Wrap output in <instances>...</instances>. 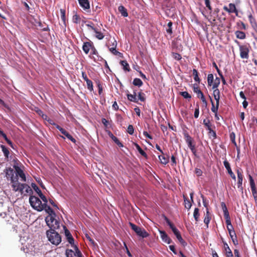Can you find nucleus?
<instances>
[{"mask_svg":"<svg viewBox=\"0 0 257 257\" xmlns=\"http://www.w3.org/2000/svg\"><path fill=\"white\" fill-rule=\"evenodd\" d=\"M19 192L22 194L24 193V194L26 195L27 194H31L33 191L28 185L23 183L21 185V188Z\"/></svg>","mask_w":257,"mask_h":257,"instance_id":"13","label":"nucleus"},{"mask_svg":"<svg viewBox=\"0 0 257 257\" xmlns=\"http://www.w3.org/2000/svg\"><path fill=\"white\" fill-rule=\"evenodd\" d=\"M97 86L98 88V94L100 95L102 92V86L99 81L97 82Z\"/></svg>","mask_w":257,"mask_h":257,"instance_id":"63","label":"nucleus"},{"mask_svg":"<svg viewBox=\"0 0 257 257\" xmlns=\"http://www.w3.org/2000/svg\"><path fill=\"white\" fill-rule=\"evenodd\" d=\"M18 180L19 179L17 176H15V178L11 180L12 187L13 188V190L15 192L20 191L21 188V185L22 183H19Z\"/></svg>","mask_w":257,"mask_h":257,"instance_id":"11","label":"nucleus"},{"mask_svg":"<svg viewBox=\"0 0 257 257\" xmlns=\"http://www.w3.org/2000/svg\"><path fill=\"white\" fill-rule=\"evenodd\" d=\"M86 27H87L88 30L90 32H93L95 29V27L93 23L91 22H89L88 23L85 24Z\"/></svg>","mask_w":257,"mask_h":257,"instance_id":"42","label":"nucleus"},{"mask_svg":"<svg viewBox=\"0 0 257 257\" xmlns=\"http://www.w3.org/2000/svg\"><path fill=\"white\" fill-rule=\"evenodd\" d=\"M116 144H117V145L119 147H123V144L120 142V141H119V140L115 136H113V137H112V139H111Z\"/></svg>","mask_w":257,"mask_h":257,"instance_id":"51","label":"nucleus"},{"mask_svg":"<svg viewBox=\"0 0 257 257\" xmlns=\"http://www.w3.org/2000/svg\"><path fill=\"white\" fill-rule=\"evenodd\" d=\"M47 225L52 229H58L59 228V222L52 215H48L45 218Z\"/></svg>","mask_w":257,"mask_h":257,"instance_id":"4","label":"nucleus"},{"mask_svg":"<svg viewBox=\"0 0 257 257\" xmlns=\"http://www.w3.org/2000/svg\"><path fill=\"white\" fill-rule=\"evenodd\" d=\"M220 82V79L218 77H216L215 81L212 84V89H216L217 88L218 85H219Z\"/></svg>","mask_w":257,"mask_h":257,"instance_id":"50","label":"nucleus"},{"mask_svg":"<svg viewBox=\"0 0 257 257\" xmlns=\"http://www.w3.org/2000/svg\"><path fill=\"white\" fill-rule=\"evenodd\" d=\"M109 50L111 51V52L114 55H117V56H119L120 58H123V54L117 51V49H109Z\"/></svg>","mask_w":257,"mask_h":257,"instance_id":"55","label":"nucleus"},{"mask_svg":"<svg viewBox=\"0 0 257 257\" xmlns=\"http://www.w3.org/2000/svg\"><path fill=\"white\" fill-rule=\"evenodd\" d=\"M129 224L130 226L131 227V228L136 233V234L138 235L140 232V229H141V227L137 226L135 224L130 222Z\"/></svg>","mask_w":257,"mask_h":257,"instance_id":"34","label":"nucleus"},{"mask_svg":"<svg viewBox=\"0 0 257 257\" xmlns=\"http://www.w3.org/2000/svg\"><path fill=\"white\" fill-rule=\"evenodd\" d=\"M29 202L31 206L38 211L44 210L43 204L39 198L35 196H31L29 198Z\"/></svg>","mask_w":257,"mask_h":257,"instance_id":"2","label":"nucleus"},{"mask_svg":"<svg viewBox=\"0 0 257 257\" xmlns=\"http://www.w3.org/2000/svg\"><path fill=\"white\" fill-rule=\"evenodd\" d=\"M79 20H80L79 17L77 14H75L73 16L72 20L74 23H75L76 24H78L79 23Z\"/></svg>","mask_w":257,"mask_h":257,"instance_id":"60","label":"nucleus"},{"mask_svg":"<svg viewBox=\"0 0 257 257\" xmlns=\"http://www.w3.org/2000/svg\"><path fill=\"white\" fill-rule=\"evenodd\" d=\"M56 229H52L46 232L48 240L53 244L58 245L61 241V237L60 234L55 231Z\"/></svg>","mask_w":257,"mask_h":257,"instance_id":"1","label":"nucleus"},{"mask_svg":"<svg viewBox=\"0 0 257 257\" xmlns=\"http://www.w3.org/2000/svg\"><path fill=\"white\" fill-rule=\"evenodd\" d=\"M213 75L212 74H209L207 76V82L209 86H211L213 82Z\"/></svg>","mask_w":257,"mask_h":257,"instance_id":"48","label":"nucleus"},{"mask_svg":"<svg viewBox=\"0 0 257 257\" xmlns=\"http://www.w3.org/2000/svg\"><path fill=\"white\" fill-rule=\"evenodd\" d=\"M203 124H204V125L205 126L208 131L212 128V125L209 119H204Z\"/></svg>","mask_w":257,"mask_h":257,"instance_id":"46","label":"nucleus"},{"mask_svg":"<svg viewBox=\"0 0 257 257\" xmlns=\"http://www.w3.org/2000/svg\"><path fill=\"white\" fill-rule=\"evenodd\" d=\"M14 165L13 167L15 170L16 172V176L18 178V177H20L21 178V180L23 182H26V175L23 171V170L19 166V160L16 158L15 159H14Z\"/></svg>","mask_w":257,"mask_h":257,"instance_id":"3","label":"nucleus"},{"mask_svg":"<svg viewBox=\"0 0 257 257\" xmlns=\"http://www.w3.org/2000/svg\"><path fill=\"white\" fill-rule=\"evenodd\" d=\"M127 132L130 135H133L134 133V128L132 125L130 124L128 125L127 129Z\"/></svg>","mask_w":257,"mask_h":257,"instance_id":"58","label":"nucleus"},{"mask_svg":"<svg viewBox=\"0 0 257 257\" xmlns=\"http://www.w3.org/2000/svg\"><path fill=\"white\" fill-rule=\"evenodd\" d=\"M118 10L122 16L124 17H126L128 16L127 10L123 6H119L118 8Z\"/></svg>","mask_w":257,"mask_h":257,"instance_id":"29","label":"nucleus"},{"mask_svg":"<svg viewBox=\"0 0 257 257\" xmlns=\"http://www.w3.org/2000/svg\"><path fill=\"white\" fill-rule=\"evenodd\" d=\"M92 44L93 43L91 42H87L84 43L82 48H93Z\"/></svg>","mask_w":257,"mask_h":257,"instance_id":"53","label":"nucleus"},{"mask_svg":"<svg viewBox=\"0 0 257 257\" xmlns=\"http://www.w3.org/2000/svg\"><path fill=\"white\" fill-rule=\"evenodd\" d=\"M200 216L199 209L198 208H195L193 212V217L196 222L199 221Z\"/></svg>","mask_w":257,"mask_h":257,"instance_id":"39","label":"nucleus"},{"mask_svg":"<svg viewBox=\"0 0 257 257\" xmlns=\"http://www.w3.org/2000/svg\"><path fill=\"white\" fill-rule=\"evenodd\" d=\"M249 180L252 195L254 199L255 203L257 204V190L254 181L251 176L250 175H249Z\"/></svg>","mask_w":257,"mask_h":257,"instance_id":"8","label":"nucleus"},{"mask_svg":"<svg viewBox=\"0 0 257 257\" xmlns=\"http://www.w3.org/2000/svg\"><path fill=\"white\" fill-rule=\"evenodd\" d=\"M159 232L161 237L164 242L168 244H170L172 242V239L169 237L165 231L160 230Z\"/></svg>","mask_w":257,"mask_h":257,"instance_id":"16","label":"nucleus"},{"mask_svg":"<svg viewBox=\"0 0 257 257\" xmlns=\"http://www.w3.org/2000/svg\"><path fill=\"white\" fill-rule=\"evenodd\" d=\"M237 175V187L243 193V187H242V181H243V174L242 171L241 169H238L236 170Z\"/></svg>","mask_w":257,"mask_h":257,"instance_id":"9","label":"nucleus"},{"mask_svg":"<svg viewBox=\"0 0 257 257\" xmlns=\"http://www.w3.org/2000/svg\"><path fill=\"white\" fill-rule=\"evenodd\" d=\"M172 56L176 60H180L182 58L181 55L177 53L172 52Z\"/></svg>","mask_w":257,"mask_h":257,"instance_id":"56","label":"nucleus"},{"mask_svg":"<svg viewBox=\"0 0 257 257\" xmlns=\"http://www.w3.org/2000/svg\"><path fill=\"white\" fill-rule=\"evenodd\" d=\"M120 63L123 66V68L124 70L127 71H130V68L128 64L125 60L120 61Z\"/></svg>","mask_w":257,"mask_h":257,"instance_id":"40","label":"nucleus"},{"mask_svg":"<svg viewBox=\"0 0 257 257\" xmlns=\"http://www.w3.org/2000/svg\"><path fill=\"white\" fill-rule=\"evenodd\" d=\"M249 49H240V56L242 59L248 58Z\"/></svg>","mask_w":257,"mask_h":257,"instance_id":"24","label":"nucleus"},{"mask_svg":"<svg viewBox=\"0 0 257 257\" xmlns=\"http://www.w3.org/2000/svg\"><path fill=\"white\" fill-rule=\"evenodd\" d=\"M193 75L194 76V79L195 81L197 82L198 83L200 82V79L198 76V73L196 69H193Z\"/></svg>","mask_w":257,"mask_h":257,"instance_id":"44","label":"nucleus"},{"mask_svg":"<svg viewBox=\"0 0 257 257\" xmlns=\"http://www.w3.org/2000/svg\"><path fill=\"white\" fill-rule=\"evenodd\" d=\"M249 180L252 195L254 199L255 203L257 204V190L254 181L251 176L250 175H249Z\"/></svg>","mask_w":257,"mask_h":257,"instance_id":"7","label":"nucleus"},{"mask_svg":"<svg viewBox=\"0 0 257 257\" xmlns=\"http://www.w3.org/2000/svg\"><path fill=\"white\" fill-rule=\"evenodd\" d=\"M223 165H224L225 168H226V169L227 170L228 173L231 177V178L232 179L235 180V179H236L235 175L232 171V170L231 169L230 164L229 163V162L226 160H225V161H223Z\"/></svg>","mask_w":257,"mask_h":257,"instance_id":"15","label":"nucleus"},{"mask_svg":"<svg viewBox=\"0 0 257 257\" xmlns=\"http://www.w3.org/2000/svg\"><path fill=\"white\" fill-rule=\"evenodd\" d=\"M92 32L94 33V36L98 40H102L104 37L103 34L96 28Z\"/></svg>","mask_w":257,"mask_h":257,"instance_id":"21","label":"nucleus"},{"mask_svg":"<svg viewBox=\"0 0 257 257\" xmlns=\"http://www.w3.org/2000/svg\"><path fill=\"white\" fill-rule=\"evenodd\" d=\"M138 235L143 238H146L149 236V233L144 228H141Z\"/></svg>","mask_w":257,"mask_h":257,"instance_id":"32","label":"nucleus"},{"mask_svg":"<svg viewBox=\"0 0 257 257\" xmlns=\"http://www.w3.org/2000/svg\"><path fill=\"white\" fill-rule=\"evenodd\" d=\"M213 95L216 102H218L219 103L220 100V91L218 89H213Z\"/></svg>","mask_w":257,"mask_h":257,"instance_id":"30","label":"nucleus"},{"mask_svg":"<svg viewBox=\"0 0 257 257\" xmlns=\"http://www.w3.org/2000/svg\"><path fill=\"white\" fill-rule=\"evenodd\" d=\"M204 2L206 7L208 9L209 11H212V7L210 5V0H204Z\"/></svg>","mask_w":257,"mask_h":257,"instance_id":"62","label":"nucleus"},{"mask_svg":"<svg viewBox=\"0 0 257 257\" xmlns=\"http://www.w3.org/2000/svg\"><path fill=\"white\" fill-rule=\"evenodd\" d=\"M63 228L65 231V235L67 238L68 241L70 244H71V246H73L74 244V240L73 237H72L69 230L66 228L65 226H63Z\"/></svg>","mask_w":257,"mask_h":257,"instance_id":"14","label":"nucleus"},{"mask_svg":"<svg viewBox=\"0 0 257 257\" xmlns=\"http://www.w3.org/2000/svg\"><path fill=\"white\" fill-rule=\"evenodd\" d=\"M85 81L86 82L87 89L90 91H91V92L93 90V83H92V81L89 79H88Z\"/></svg>","mask_w":257,"mask_h":257,"instance_id":"43","label":"nucleus"},{"mask_svg":"<svg viewBox=\"0 0 257 257\" xmlns=\"http://www.w3.org/2000/svg\"><path fill=\"white\" fill-rule=\"evenodd\" d=\"M224 244V250L225 251V254L226 257H233L231 250L229 248L228 245L226 242L223 241Z\"/></svg>","mask_w":257,"mask_h":257,"instance_id":"17","label":"nucleus"},{"mask_svg":"<svg viewBox=\"0 0 257 257\" xmlns=\"http://www.w3.org/2000/svg\"><path fill=\"white\" fill-rule=\"evenodd\" d=\"M80 6L85 10L89 9L90 5L88 0H78Z\"/></svg>","mask_w":257,"mask_h":257,"instance_id":"18","label":"nucleus"},{"mask_svg":"<svg viewBox=\"0 0 257 257\" xmlns=\"http://www.w3.org/2000/svg\"><path fill=\"white\" fill-rule=\"evenodd\" d=\"M221 206L222 210H223V213H224V216H226V215H229V212L228 211L227 207H226L225 203L224 202H221Z\"/></svg>","mask_w":257,"mask_h":257,"instance_id":"45","label":"nucleus"},{"mask_svg":"<svg viewBox=\"0 0 257 257\" xmlns=\"http://www.w3.org/2000/svg\"><path fill=\"white\" fill-rule=\"evenodd\" d=\"M229 9L228 13H235L236 16L238 15V11L236 9L235 6L234 4L230 3L228 5Z\"/></svg>","mask_w":257,"mask_h":257,"instance_id":"26","label":"nucleus"},{"mask_svg":"<svg viewBox=\"0 0 257 257\" xmlns=\"http://www.w3.org/2000/svg\"><path fill=\"white\" fill-rule=\"evenodd\" d=\"M208 135L210 138H212L213 139L216 138V132L213 131L212 128L208 131Z\"/></svg>","mask_w":257,"mask_h":257,"instance_id":"49","label":"nucleus"},{"mask_svg":"<svg viewBox=\"0 0 257 257\" xmlns=\"http://www.w3.org/2000/svg\"><path fill=\"white\" fill-rule=\"evenodd\" d=\"M159 159L161 164L163 165H166L169 162V156L167 155L165 156L162 154V155H159Z\"/></svg>","mask_w":257,"mask_h":257,"instance_id":"20","label":"nucleus"},{"mask_svg":"<svg viewBox=\"0 0 257 257\" xmlns=\"http://www.w3.org/2000/svg\"><path fill=\"white\" fill-rule=\"evenodd\" d=\"M38 195L41 198V199L43 200V201L44 202V203L47 204L48 200H47V199L46 197V196L45 195H44L42 193L38 194Z\"/></svg>","mask_w":257,"mask_h":257,"instance_id":"61","label":"nucleus"},{"mask_svg":"<svg viewBox=\"0 0 257 257\" xmlns=\"http://www.w3.org/2000/svg\"><path fill=\"white\" fill-rule=\"evenodd\" d=\"M44 209L45 211L49 214V215H52V214L55 215V213L54 210L49 206H48L47 204L43 203Z\"/></svg>","mask_w":257,"mask_h":257,"instance_id":"28","label":"nucleus"},{"mask_svg":"<svg viewBox=\"0 0 257 257\" xmlns=\"http://www.w3.org/2000/svg\"><path fill=\"white\" fill-rule=\"evenodd\" d=\"M135 147L141 155H142L143 157H145L146 158H147V155L146 153L144 150H143V149L141 148V147L138 144H135Z\"/></svg>","mask_w":257,"mask_h":257,"instance_id":"35","label":"nucleus"},{"mask_svg":"<svg viewBox=\"0 0 257 257\" xmlns=\"http://www.w3.org/2000/svg\"><path fill=\"white\" fill-rule=\"evenodd\" d=\"M165 220L166 221L167 224L169 226L170 228L172 229L174 234L176 236L177 238L181 236L178 229L174 226V225L170 221V220L167 217H165Z\"/></svg>","mask_w":257,"mask_h":257,"instance_id":"12","label":"nucleus"},{"mask_svg":"<svg viewBox=\"0 0 257 257\" xmlns=\"http://www.w3.org/2000/svg\"><path fill=\"white\" fill-rule=\"evenodd\" d=\"M193 91L197 94V97L203 94L197 84H193Z\"/></svg>","mask_w":257,"mask_h":257,"instance_id":"33","label":"nucleus"},{"mask_svg":"<svg viewBox=\"0 0 257 257\" xmlns=\"http://www.w3.org/2000/svg\"><path fill=\"white\" fill-rule=\"evenodd\" d=\"M183 198L184 201L185 208L188 210H189L192 206L191 201H190L189 199L187 197H186L184 195H183Z\"/></svg>","mask_w":257,"mask_h":257,"instance_id":"25","label":"nucleus"},{"mask_svg":"<svg viewBox=\"0 0 257 257\" xmlns=\"http://www.w3.org/2000/svg\"><path fill=\"white\" fill-rule=\"evenodd\" d=\"M236 37L239 39H244L245 38V34L242 31H236L235 32Z\"/></svg>","mask_w":257,"mask_h":257,"instance_id":"36","label":"nucleus"},{"mask_svg":"<svg viewBox=\"0 0 257 257\" xmlns=\"http://www.w3.org/2000/svg\"><path fill=\"white\" fill-rule=\"evenodd\" d=\"M177 239L183 246H185L187 245L186 242L182 238L181 236L179 237H178Z\"/></svg>","mask_w":257,"mask_h":257,"instance_id":"64","label":"nucleus"},{"mask_svg":"<svg viewBox=\"0 0 257 257\" xmlns=\"http://www.w3.org/2000/svg\"><path fill=\"white\" fill-rule=\"evenodd\" d=\"M211 220V216L210 214L208 208H207L206 209V212L205 214V217L204 219V222L206 225V227H208V224L210 222V221Z\"/></svg>","mask_w":257,"mask_h":257,"instance_id":"22","label":"nucleus"},{"mask_svg":"<svg viewBox=\"0 0 257 257\" xmlns=\"http://www.w3.org/2000/svg\"><path fill=\"white\" fill-rule=\"evenodd\" d=\"M72 247H74L75 251L72 249H67L66 250V255L67 257H82L83 255L78 248V247L74 244Z\"/></svg>","mask_w":257,"mask_h":257,"instance_id":"6","label":"nucleus"},{"mask_svg":"<svg viewBox=\"0 0 257 257\" xmlns=\"http://www.w3.org/2000/svg\"><path fill=\"white\" fill-rule=\"evenodd\" d=\"M230 238L233 242V243L236 245L238 244V240L237 239V236L235 231H233V233H231V234H229Z\"/></svg>","mask_w":257,"mask_h":257,"instance_id":"38","label":"nucleus"},{"mask_svg":"<svg viewBox=\"0 0 257 257\" xmlns=\"http://www.w3.org/2000/svg\"><path fill=\"white\" fill-rule=\"evenodd\" d=\"M137 96L139 100H140L141 101L144 102L146 100L145 94L142 91L139 92Z\"/></svg>","mask_w":257,"mask_h":257,"instance_id":"47","label":"nucleus"},{"mask_svg":"<svg viewBox=\"0 0 257 257\" xmlns=\"http://www.w3.org/2000/svg\"><path fill=\"white\" fill-rule=\"evenodd\" d=\"M133 84L135 86L141 87L143 85V83L142 81L140 78H136L134 79Z\"/></svg>","mask_w":257,"mask_h":257,"instance_id":"41","label":"nucleus"},{"mask_svg":"<svg viewBox=\"0 0 257 257\" xmlns=\"http://www.w3.org/2000/svg\"><path fill=\"white\" fill-rule=\"evenodd\" d=\"M126 96L127 99L132 102H138L139 99L137 97V94H133L129 93H127Z\"/></svg>","mask_w":257,"mask_h":257,"instance_id":"27","label":"nucleus"},{"mask_svg":"<svg viewBox=\"0 0 257 257\" xmlns=\"http://www.w3.org/2000/svg\"><path fill=\"white\" fill-rule=\"evenodd\" d=\"M0 147L2 148V151L4 154L6 158L8 159L10 155L9 149L4 145H0Z\"/></svg>","mask_w":257,"mask_h":257,"instance_id":"31","label":"nucleus"},{"mask_svg":"<svg viewBox=\"0 0 257 257\" xmlns=\"http://www.w3.org/2000/svg\"><path fill=\"white\" fill-rule=\"evenodd\" d=\"M180 94L181 96H182L184 98L186 99L191 98V95L190 94H189L187 91L181 92Z\"/></svg>","mask_w":257,"mask_h":257,"instance_id":"52","label":"nucleus"},{"mask_svg":"<svg viewBox=\"0 0 257 257\" xmlns=\"http://www.w3.org/2000/svg\"><path fill=\"white\" fill-rule=\"evenodd\" d=\"M31 186L33 189L37 192L38 194H39L42 193L41 190L35 183H32Z\"/></svg>","mask_w":257,"mask_h":257,"instance_id":"54","label":"nucleus"},{"mask_svg":"<svg viewBox=\"0 0 257 257\" xmlns=\"http://www.w3.org/2000/svg\"><path fill=\"white\" fill-rule=\"evenodd\" d=\"M15 172L13 169L11 168H9L6 169V175L7 178L10 179V180L15 178V176H14Z\"/></svg>","mask_w":257,"mask_h":257,"instance_id":"19","label":"nucleus"},{"mask_svg":"<svg viewBox=\"0 0 257 257\" xmlns=\"http://www.w3.org/2000/svg\"><path fill=\"white\" fill-rule=\"evenodd\" d=\"M212 107H211V111L215 113V116H217V113L219 107V103L218 102H216V105L215 106L214 102H213L212 99L210 98Z\"/></svg>","mask_w":257,"mask_h":257,"instance_id":"23","label":"nucleus"},{"mask_svg":"<svg viewBox=\"0 0 257 257\" xmlns=\"http://www.w3.org/2000/svg\"><path fill=\"white\" fill-rule=\"evenodd\" d=\"M54 126L60 131V132L64 135L68 139L72 141L73 143H75L76 142L75 139L70 135L65 130L61 127L58 124L56 123H54Z\"/></svg>","mask_w":257,"mask_h":257,"instance_id":"10","label":"nucleus"},{"mask_svg":"<svg viewBox=\"0 0 257 257\" xmlns=\"http://www.w3.org/2000/svg\"><path fill=\"white\" fill-rule=\"evenodd\" d=\"M224 218L225 219V223L227 225V226L232 225L229 215L224 216Z\"/></svg>","mask_w":257,"mask_h":257,"instance_id":"59","label":"nucleus"},{"mask_svg":"<svg viewBox=\"0 0 257 257\" xmlns=\"http://www.w3.org/2000/svg\"><path fill=\"white\" fill-rule=\"evenodd\" d=\"M172 25H173V23L171 21H169V23H168L167 27L166 28L167 33L170 35H171L173 33Z\"/></svg>","mask_w":257,"mask_h":257,"instance_id":"37","label":"nucleus"},{"mask_svg":"<svg viewBox=\"0 0 257 257\" xmlns=\"http://www.w3.org/2000/svg\"><path fill=\"white\" fill-rule=\"evenodd\" d=\"M199 106L198 104L196 105V107L195 108V111H194V117L196 118H197L199 116Z\"/></svg>","mask_w":257,"mask_h":257,"instance_id":"57","label":"nucleus"},{"mask_svg":"<svg viewBox=\"0 0 257 257\" xmlns=\"http://www.w3.org/2000/svg\"><path fill=\"white\" fill-rule=\"evenodd\" d=\"M184 136L185 141L187 144L188 147L190 149L193 154L196 156V150L195 145L193 144V139L187 132L184 133Z\"/></svg>","mask_w":257,"mask_h":257,"instance_id":"5","label":"nucleus"}]
</instances>
